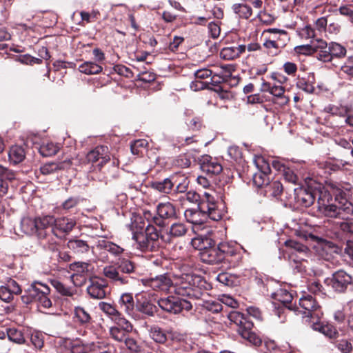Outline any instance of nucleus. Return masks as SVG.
<instances>
[{
  "label": "nucleus",
  "mask_w": 353,
  "mask_h": 353,
  "mask_svg": "<svg viewBox=\"0 0 353 353\" xmlns=\"http://www.w3.org/2000/svg\"><path fill=\"white\" fill-rule=\"evenodd\" d=\"M275 299L281 302L283 305L288 310H292V307L291 305L293 299L292 295L286 290L280 289L275 293Z\"/></svg>",
  "instance_id": "37"
},
{
  "label": "nucleus",
  "mask_w": 353,
  "mask_h": 353,
  "mask_svg": "<svg viewBox=\"0 0 353 353\" xmlns=\"http://www.w3.org/2000/svg\"><path fill=\"white\" fill-rule=\"evenodd\" d=\"M352 281V277L343 270L336 271L332 277L325 281L328 286L337 292H343Z\"/></svg>",
  "instance_id": "9"
},
{
  "label": "nucleus",
  "mask_w": 353,
  "mask_h": 353,
  "mask_svg": "<svg viewBox=\"0 0 353 353\" xmlns=\"http://www.w3.org/2000/svg\"><path fill=\"white\" fill-rule=\"evenodd\" d=\"M75 225L76 221L73 219L68 217L56 219L55 226L52 228V232L56 236L68 234L72 230Z\"/></svg>",
  "instance_id": "17"
},
{
  "label": "nucleus",
  "mask_w": 353,
  "mask_h": 353,
  "mask_svg": "<svg viewBox=\"0 0 353 353\" xmlns=\"http://www.w3.org/2000/svg\"><path fill=\"white\" fill-rule=\"evenodd\" d=\"M316 196L315 191L311 192L306 189H301L297 193V201L304 207L312 205Z\"/></svg>",
  "instance_id": "27"
},
{
  "label": "nucleus",
  "mask_w": 353,
  "mask_h": 353,
  "mask_svg": "<svg viewBox=\"0 0 353 353\" xmlns=\"http://www.w3.org/2000/svg\"><path fill=\"white\" fill-rule=\"evenodd\" d=\"M190 164L191 160L187 154L179 155L175 160V165L182 168H188Z\"/></svg>",
  "instance_id": "59"
},
{
  "label": "nucleus",
  "mask_w": 353,
  "mask_h": 353,
  "mask_svg": "<svg viewBox=\"0 0 353 353\" xmlns=\"http://www.w3.org/2000/svg\"><path fill=\"white\" fill-rule=\"evenodd\" d=\"M19 228L22 234L26 235L37 234L38 236H42V234L39 232L37 218L30 216L23 217L21 220Z\"/></svg>",
  "instance_id": "18"
},
{
  "label": "nucleus",
  "mask_w": 353,
  "mask_h": 353,
  "mask_svg": "<svg viewBox=\"0 0 353 353\" xmlns=\"http://www.w3.org/2000/svg\"><path fill=\"white\" fill-rule=\"evenodd\" d=\"M353 216L350 219L345 220L346 221L341 222L340 228L344 232L353 234Z\"/></svg>",
  "instance_id": "64"
},
{
  "label": "nucleus",
  "mask_w": 353,
  "mask_h": 353,
  "mask_svg": "<svg viewBox=\"0 0 353 353\" xmlns=\"http://www.w3.org/2000/svg\"><path fill=\"white\" fill-rule=\"evenodd\" d=\"M330 46V52H331L332 59L334 58H343L346 54V49L342 45L335 43L331 42L329 43Z\"/></svg>",
  "instance_id": "48"
},
{
  "label": "nucleus",
  "mask_w": 353,
  "mask_h": 353,
  "mask_svg": "<svg viewBox=\"0 0 353 353\" xmlns=\"http://www.w3.org/2000/svg\"><path fill=\"white\" fill-rule=\"evenodd\" d=\"M285 245L292 250L290 258L294 261H305V258L308 256L310 250L303 244L296 241L288 240L285 242Z\"/></svg>",
  "instance_id": "15"
},
{
  "label": "nucleus",
  "mask_w": 353,
  "mask_h": 353,
  "mask_svg": "<svg viewBox=\"0 0 353 353\" xmlns=\"http://www.w3.org/2000/svg\"><path fill=\"white\" fill-rule=\"evenodd\" d=\"M116 325L110 328L111 337L117 341L123 342L132 331L131 323L124 318H119Z\"/></svg>",
  "instance_id": "11"
},
{
  "label": "nucleus",
  "mask_w": 353,
  "mask_h": 353,
  "mask_svg": "<svg viewBox=\"0 0 353 353\" xmlns=\"http://www.w3.org/2000/svg\"><path fill=\"white\" fill-rule=\"evenodd\" d=\"M299 35L303 39H312L315 37V30L310 26H305L299 31Z\"/></svg>",
  "instance_id": "62"
},
{
  "label": "nucleus",
  "mask_w": 353,
  "mask_h": 353,
  "mask_svg": "<svg viewBox=\"0 0 353 353\" xmlns=\"http://www.w3.org/2000/svg\"><path fill=\"white\" fill-rule=\"evenodd\" d=\"M335 346L342 353H350L353 349L351 342L345 339L337 340L335 342Z\"/></svg>",
  "instance_id": "56"
},
{
  "label": "nucleus",
  "mask_w": 353,
  "mask_h": 353,
  "mask_svg": "<svg viewBox=\"0 0 353 353\" xmlns=\"http://www.w3.org/2000/svg\"><path fill=\"white\" fill-rule=\"evenodd\" d=\"M99 307L101 310H102L107 315L110 316L112 319L115 321H118L119 318H121V314L115 308V307L105 302H100L99 303Z\"/></svg>",
  "instance_id": "42"
},
{
  "label": "nucleus",
  "mask_w": 353,
  "mask_h": 353,
  "mask_svg": "<svg viewBox=\"0 0 353 353\" xmlns=\"http://www.w3.org/2000/svg\"><path fill=\"white\" fill-rule=\"evenodd\" d=\"M145 286L150 287L156 291L169 292L173 288L174 281L167 274H162L154 278L143 279Z\"/></svg>",
  "instance_id": "10"
},
{
  "label": "nucleus",
  "mask_w": 353,
  "mask_h": 353,
  "mask_svg": "<svg viewBox=\"0 0 353 353\" xmlns=\"http://www.w3.org/2000/svg\"><path fill=\"white\" fill-rule=\"evenodd\" d=\"M105 283L103 280L93 279L87 288V292L92 298L101 299L105 297Z\"/></svg>",
  "instance_id": "21"
},
{
  "label": "nucleus",
  "mask_w": 353,
  "mask_h": 353,
  "mask_svg": "<svg viewBox=\"0 0 353 353\" xmlns=\"http://www.w3.org/2000/svg\"><path fill=\"white\" fill-rule=\"evenodd\" d=\"M150 336L155 342L159 343H165L168 338L165 332L157 326H154L150 328Z\"/></svg>",
  "instance_id": "46"
},
{
  "label": "nucleus",
  "mask_w": 353,
  "mask_h": 353,
  "mask_svg": "<svg viewBox=\"0 0 353 353\" xmlns=\"http://www.w3.org/2000/svg\"><path fill=\"white\" fill-rule=\"evenodd\" d=\"M205 288V281L199 275L185 274L174 278V292L182 296L200 299L202 291Z\"/></svg>",
  "instance_id": "3"
},
{
  "label": "nucleus",
  "mask_w": 353,
  "mask_h": 353,
  "mask_svg": "<svg viewBox=\"0 0 353 353\" xmlns=\"http://www.w3.org/2000/svg\"><path fill=\"white\" fill-rule=\"evenodd\" d=\"M199 165L201 170L208 175H217L223 170V166L219 160L208 154L199 158Z\"/></svg>",
  "instance_id": "12"
},
{
  "label": "nucleus",
  "mask_w": 353,
  "mask_h": 353,
  "mask_svg": "<svg viewBox=\"0 0 353 353\" xmlns=\"http://www.w3.org/2000/svg\"><path fill=\"white\" fill-rule=\"evenodd\" d=\"M7 335L10 341L16 343L23 344L25 343L26 340L22 332L17 329H9L7 332Z\"/></svg>",
  "instance_id": "51"
},
{
  "label": "nucleus",
  "mask_w": 353,
  "mask_h": 353,
  "mask_svg": "<svg viewBox=\"0 0 353 353\" xmlns=\"http://www.w3.org/2000/svg\"><path fill=\"white\" fill-rule=\"evenodd\" d=\"M88 162L97 163L99 169L110 160V154L107 146L100 145L89 152L86 156Z\"/></svg>",
  "instance_id": "14"
},
{
  "label": "nucleus",
  "mask_w": 353,
  "mask_h": 353,
  "mask_svg": "<svg viewBox=\"0 0 353 353\" xmlns=\"http://www.w3.org/2000/svg\"><path fill=\"white\" fill-rule=\"evenodd\" d=\"M192 245L199 251L200 259L205 263L218 264L223 261V254L221 250V244L215 246L214 241L206 236L194 238Z\"/></svg>",
  "instance_id": "4"
},
{
  "label": "nucleus",
  "mask_w": 353,
  "mask_h": 353,
  "mask_svg": "<svg viewBox=\"0 0 353 353\" xmlns=\"http://www.w3.org/2000/svg\"><path fill=\"white\" fill-rule=\"evenodd\" d=\"M147 145L148 141L145 139L136 140L130 145L131 152L134 155L141 154Z\"/></svg>",
  "instance_id": "52"
},
{
  "label": "nucleus",
  "mask_w": 353,
  "mask_h": 353,
  "mask_svg": "<svg viewBox=\"0 0 353 353\" xmlns=\"http://www.w3.org/2000/svg\"><path fill=\"white\" fill-rule=\"evenodd\" d=\"M174 183L171 179L166 178L161 181H153L151 183V188L154 190L163 193L169 194L174 187Z\"/></svg>",
  "instance_id": "31"
},
{
  "label": "nucleus",
  "mask_w": 353,
  "mask_h": 353,
  "mask_svg": "<svg viewBox=\"0 0 353 353\" xmlns=\"http://www.w3.org/2000/svg\"><path fill=\"white\" fill-rule=\"evenodd\" d=\"M223 215V211L219 208L214 196L208 192L203 194L197 209H187L184 212L187 221L194 225H201L208 218L213 221H219Z\"/></svg>",
  "instance_id": "2"
},
{
  "label": "nucleus",
  "mask_w": 353,
  "mask_h": 353,
  "mask_svg": "<svg viewBox=\"0 0 353 353\" xmlns=\"http://www.w3.org/2000/svg\"><path fill=\"white\" fill-rule=\"evenodd\" d=\"M97 248L105 250L114 255H119L124 251L123 248L105 239H99L97 243Z\"/></svg>",
  "instance_id": "30"
},
{
  "label": "nucleus",
  "mask_w": 353,
  "mask_h": 353,
  "mask_svg": "<svg viewBox=\"0 0 353 353\" xmlns=\"http://www.w3.org/2000/svg\"><path fill=\"white\" fill-rule=\"evenodd\" d=\"M121 308L128 314H131L134 310V301L132 294L130 293L123 294L119 300Z\"/></svg>",
  "instance_id": "34"
},
{
  "label": "nucleus",
  "mask_w": 353,
  "mask_h": 353,
  "mask_svg": "<svg viewBox=\"0 0 353 353\" xmlns=\"http://www.w3.org/2000/svg\"><path fill=\"white\" fill-rule=\"evenodd\" d=\"M88 263L85 262H75L70 265V269L77 274H83L88 272Z\"/></svg>",
  "instance_id": "58"
},
{
  "label": "nucleus",
  "mask_w": 353,
  "mask_h": 353,
  "mask_svg": "<svg viewBox=\"0 0 353 353\" xmlns=\"http://www.w3.org/2000/svg\"><path fill=\"white\" fill-rule=\"evenodd\" d=\"M285 88L281 85H273L270 91V94L276 98L277 101L274 103L280 105H286L290 99L284 95Z\"/></svg>",
  "instance_id": "36"
},
{
  "label": "nucleus",
  "mask_w": 353,
  "mask_h": 353,
  "mask_svg": "<svg viewBox=\"0 0 353 353\" xmlns=\"http://www.w3.org/2000/svg\"><path fill=\"white\" fill-rule=\"evenodd\" d=\"M129 229L132 233V236L137 234L143 232L145 228V223L141 217H136L131 223L129 225Z\"/></svg>",
  "instance_id": "50"
},
{
  "label": "nucleus",
  "mask_w": 353,
  "mask_h": 353,
  "mask_svg": "<svg viewBox=\"0 0 353 353\" xmlns=\"http://www.w3.org/2000/svg\"><path fill=\"white\" fill-rule=\"evenodd\" d=\"M235 14L243 19H249L252 14V9L250 6L245 3H236L232 6Z\"/></svg>",
  "instance_id": "40"
},
{
  "label": "nucleus",
  "mask_w": 353,
  "mask_h": 353,
  "mask_svg": "<svg viewBox=\"0 0 353 353\" xmlns=\"http://www.w3.org/2000/svg\"><path fill=\"white\" fill-rule=\"evenodd\" d=\"M220 244L221 252L223 254V261L229 260V257H234V262L239 261L241 256L236 249L230 246L228 243H222Z\"/></svg>",
  "instance_id": "39"
},
{
  "label": "nucleus",
  "mask_w": 353,
  "mask_h": 353,
  "mask_svg": "<svg viewBox=\"0 0 353 353\" xmlns=\"http://www.w3.org/2000/svg\"><path fill=\"white\" fill-rule=\"evenodd\" d=\"M158 216L153 217L154 223L159 226H164L165 220L177 218L176 206L170 201L160 202L156 207Z\"/></svg>",
  "instance_id": "8"
},
{
  "label": "nucleus",
  "mask_w": 353,
  "mask_h": 353,
  "mask_svg": "<svg viewBox=\"0 0 353 353\" xmlns=\"http://www.w3.org/2000/svg\"><path fill=\"white\" fill-rule=\"evenodd\" d=\"M339 10L341 14L348 17L349 20L353 23V3L342 6Z\"/></svg>",
  "instance_id": "61"
},
{
  "label": "nucleus",
  "mask_w": 353,
  "mask_h": 353,
  "mask_svg": "<svg viewBox=\"0 0 353 353\" xmlns=\"http://www.w3.org/2000/svg\"><path fill=\"white\" fill-rule=\"evenodd\" d=\"M117 266L119 270L120 273L130 274L134 272V263L127 259H121L117 263Z\"/></svg>",
  "instance_id": "45"
},
{
  "label": "nucleus",
  "mask_w": 353,
  "mask_h": 353,
  "mask_svg": "<svg viewBox=\"0 0 353 353\" xmlns=\"http://www.w3.org/2000/svg\"><path fill=\"white\" fill-rule=\"evenodd\" d=\"M102 69L100 65L92 61L84 62L79 66V70L88 75L99 74Z\"/></svg>",
  "instance_id": "35"
},
{
  "label": "nucleus",
  "mask_w": 353,
  "mask_h": 353,
  "mask_svg": "<svg viewBox=\"0 0 353 353\" xmlns=\"http://www.w3.org/2000/svg\"><path fill=\"white\" fill-rule=\"evenodd\" d=\"M310 323L314 330L318 331L330 339L335 338L338 335L337 330L331 324H323L316 319L311 321Z\"/></svg>",
  "instance_id": "24"
},
{
  "label": "nucleus",
  "mask_w": 353,
  "mask_h": 353,
  "mask_svg": "<svg viewBox=\"0 0 353 353\" xmlns=\"http://www.w3.org/2000/svg\"><path fill=\"white\" fill-rule=\"evenodd\" d=\"M89 347L79 340L61 339L58 351L59 353H88Z\"/></svg>",
  "instance_id": "13"
},
{
  "label": "nucleus",
  "mask_w": 353,
  "mask_h": 353,
  "mask_svg": "<svg viewBox=\"0 0 353 353\" xmlns=\"http://www.w3.org/2000/svg\"><path fill=\"white\" fill-rule=\"evenodd\" d=\"M333 184H330L327 188H322L319 190H315V193H316V196L318 195V209L321 208L323 206L331 203L332 201V195L331 186Z\"/></svg>",
  "instance_id": "28"
},
{
  "label": "nucleus",
  "mask_w": 353,
  "mask_h": 353,
  "mask_svg": "<svg viewBox=\"0 0 353 353\" xmlns=\"http://www.w3.org/2000/svg\"><path fill=\"white\" fill-rule=\"evenodd\" d=\"M10 161L13 164H18L22 162L26 157L24 148L20 145H13L8 152Z\"/></svg>",
  "instance_id": "29"
},
{
  "label": "nucleus",
  "mask_w": 353,
  "mask_h": 353,
  "mask_svg": "<svg viewBox=\"0 0 353 353\" xmlns=\"http://www.w3.org/2000/svg\"><path fill=\"white\" fill-rule=\"evenodd\" d=\"M72 165V158L67 157L60 161L46 163L40 168L41 173L48 175L60 170L69 169Z\"/></svg>",
  "instance_id": "16"
},
{
  "label": "nucleus",
  "mask_w": 353,
  "mask_h": 353,
  "mask_svg": "<svg viewBox=\"0 0 353 353\" xmlns=\"http://www.w3.org/2000/svg\"><path fill=\"white\" fill-rule=\"evenodd\" d=\"M230 322L239 327L238 330L252 329L253 323L239 311L232 310L228 314Z\"/></svg>",
  "instance_id": "23"
},
{
  "label": "nucleus",
  "mask_w": 353,
  "mask_h": 353,
  "mask_svg": "<svg viewBox=\"0 0 353 353\" xmlns=\"http://www.w3.org/2000/svg\"><path fill=\"white\" fill-rule=\"evenodd\" d=\"M99 14V12L97 10H92L91 12L81 11L79 12L81 21L78 22V24L83 26L85 25V23L93 22L95 19H97V16Z\"/></svg>",
  "instance_id": "49"
},
{
  "label": "nucleus",
  "mask_w": 353,
  "mask_h": 353,
  "mask_svg": "<svg viewBox=\"0 0 353 353\" xmlns=\"http://www.w3.org/2000/svg\"><path fill=\"white\" fill-rule=\"evenodd\" d=\"M299 305L303 311L298 312H302L305 317L309 318L310 322L315 319L319 320L323 316L321 307L312 296L308 295L301 298Z\"/></svg>",
  "instance_id": "7"
},
{
  "label": "nucleus",
  "mask_w": 353,
  "mask_h": 353,
  "mask_svg": "<svg viewBox=\"0 0 353 353\" xmlns=\"http://www.w3.org/2000/svg\"><path fill=\"white\" fill-rule=\"evenodd\" d=\"M263 161V159H261ZM259 172H256L252 177L253 184L257 188L267 187L269 183L268 174L270 172V168L268 164L265 161Z\"/></svg>",
  "instance_id": "22"
},
{
  "label": "nucleus",
  "mask_w": 353,
  "mask_h": 353,
  "mask_svg": "<svg viewBox=\"0 0 353 353\" xmlns=\"http://www.w3.org/2000/svg\"><path fill=\"white\" fill-rule=\"evenodd\" d=\"M283 191L282 184L278 181H274L271 183H268L266 187V192H270L272 196H277L281 194Z\"/></svg>",
  "instance_id": "53"
},
{
  "label": "nucleus",
  "mask_w": 353,
  "mask_h": 353,
  "mask_svg": "<svg viewBox=\"0 0 353 353\" xmlns=\"http://www.w3.org/2000/svg\"><path fill=\"white\" fill-rule=\"evenodd\" d=\"M238 333L252 344L258 346L261 344V339L252 332V329L237 330Z\"/></svg>",
  "instance_id": "44"
},
{
  "label": "nucleus",
  "mask_w": 353,
  "mask_h": 353,
  "mask_svg": "<svg viewBox=\"0 0 353 353\" xmlns=\"http://www.w3.org/2000/svg\"><path fill=\"white\" fill-rule=\"evenodd\" d=\"M158 305L163 310L175 314L183 310L188 311L192 309L190 302L172 296L160 299Z\"/></svg>",
  "instance_id": "6"
},
{
  "label": "nucleus",
  "mask_w": 353,
  "mask_h": 353,
  "mask_svg": "<svg viewBox=\"0 0 353 353\" xmlns=\"http://www.w3.org/2000/svg\"><path fill=\"white\" fill-rule=\"evenodd\" d=\"M55 289L61 294L65 296H72V292L69 288L65 287L62 283L59 281H54L52 283Z\"/></svg>",
  "instance_id": "63"
},
{
  "label": "nucleus",
  "mask_w": 353,
  "mask_h": 353,
  "mask_svg": "<svg viewBox=\"0 0 353 353\" xmlns=\"http://www.w3.org/2000/svg\"><path fill=\"white\" fill-rule=\"evenodd\" d=\"M268 33L271 34L270 37L272 41H275L276 43H278V46L281 50L287 46L290 39L289 34L283 30L269 28L264 31V34Z\"/></svg>",
  "instance_id": "20"
},
{
  "label": "nucleus",
  "mask_w": 353,
  "mask_h": 353,
  "mask_svg": "<svg viewBox=\"0 0 353 353\" xmlns=\"http://www.w3.org/2000/svg\"><path fill=\"white\" fill-rule=\"evenodd\" d=\"M132 239L137 242L139 249L141 250H146L153 246L152 240H149L146 234L143 232L132 236Z\"/></svg>",
  "instance_id": "41"
},
{
  "label": "nucleus",
  "mask_w": 353,
  "mask_h": 353,
  "mask_svg": "<svg viewBox=\"0 0 353 353\" xmlns=\"http://www.w3.org/2000/svg\"><path fill=\"white\" fill-rule=\"evenodd\" d=\"M68 247L76 253H85L89 251V245L81 239H72L68 242Z\"/></svg>",
  "instance_id": "38"
},
{
  "label": "nucleus",
  "mask_w": 353,
  "mask_h": 353,
  "mask_svg": "<svg viewBox=\"0 0 353 353\" xmlns=\"http://www.w3.org/2000/svg\"><path fill=\"white\" fill-rule=\"evenodd\" d=\"M137 307L138 310L148 316H153L156 312V306L145 299H143L141 294H137Z\"/></svg>",
  "instance_id": "26"
},
{
  "label": "nucleus",
  "mask_w": 353,
  "mask_h": 353,
  "mask_svg": "<svg viewBox=\"0 0 353 353\" xmlns=\"http://www.w3.org/2000/svg\"><path fill=\"white\" fill-rule=\"evenodd\" d=\"M50 292L48 285L34 281L25 290L21 301L27 305L37 301L44 308H49L52 306V302L48 296Z\"/></svg>",
  "instance_id": "5"
},
{
  "label": "nucleus",
  "mask_w": 353,
  "mask_h": 353,
  "mask_svg": "<svg viewBox=\"0 0 353 353\" xmlns=\"http://www.w3.org/2000/svg\"><path fill=\"white\" fill-rule=\"evenodd\" d=\"M30 341L37 349H41L43 346L44 336L41 332L34 331L31 334Z\"/></svg>",
  "instance_id": "55"
},
{
  "label": "nucleus",
  "mask_w": 353,
  "mask_h": 353,
  "mask_svg": "<svg viewBox=\"0 0 353 353\" xmlns=\"http://www.w3.org/2000/svg\"><path fill=\"white\" fill-rule=\"evenodd\" d=\"M188 231V228L184 223L176 222L168 228V234L170 238H179L185 236Z\"/></svg>",
  "instance_id": "33"
},
{
  "label": "nucleus",
  "mask_w": 353,
  "mask_h": 353,
  "mask_svg": "<svg viewBox=\"0 0 353 353\" xmlns=\"http://www.w3.org/2000/svg\"><path fill=\"white\" fill-rule=\"evenodd\" d=\"M0 299L6 303H10L13 299V293L7 287H0Z\"/></svg>",
  "instance_id": "60"
},
{
  "label": "nucleus",
  "mask_w": 353,
  "mask_h": 353,
  "mask_svg": "<svg viewBox=\"0 0 353 353\" xmlns=\"http://www.w3.org/2000/svg\"><path fill=\"white\" fill-rule=\"evenodd\" d=\"M103 272L106 278L117 284L124 285L129 283V277L121 275L117 265L106 266L103 268Z\"/></svg>",
  "instance_id": "19"
},
{
  "label": "nucleus",
  "mask_w": 353,
  "mask_h": 353,
  "mask_svg": "<svg viewBox=\"0 0 353 353\" xmlns=\"http://www.w3.org/2000/svg\"><path fill=\"white\" fill-rule=\"evenodd\" d=\"M143 232L149 240H152V242L157 241L159 238V234L157 228L152 225L148 224L144 229Z\"/></svg>",
  "instance_id": "57"
},
{
  "label": "nucleus",
  "mask_w": 353,
  "mask_h": 353,
  "mask_svg": "<svg viewBox=\"0 0 353 353\" xmlns=\"http://www.w3.org/2000/svg\"><path fill=\"white\" fill-rule=\"evenodd\" d=\"M37 222L39 232L42 234L41 232L43 230L50 226H52V228L55 226L56 218L54 216L47 215L37 218Z\"/></svg>",
  "instance_id": "43"
},
{
  "label": "nucleus",
  "mask_w": 353,
  "mask_h": 353,
  "mask_svg": "<svg viewBox=\"0 0 353 353\" xmlns=\"http://www.w3.org/2000/svg\"><path fill=\"white\" fill-rule=\"evenodd\" d=\"M58 150L59 147L52 142L44 143L39 148V152L43 157L54 155Z\"/></svg>",
  "instance_id": "47"
},
{
  "label": "nucleus",
  "mask_w": 353,
  "mask_h": 353,
  "mask_svg": "<svg viewBox=\"0 0 353 353\" xmlns=\"http://www.w3.org/2000/svg\"><path fill=\"white\" fill-rule=\"evenodd\" d=\"M332 192L339 206L332 202L321 207L319 211L325 216L339 218L343 220L350 219L353 214V187L350 185H332Z\"/></svg>",
  "instance_id": "1"
},
{
  "label": "nucleus",
  "mask_w": 353,
  "mask_h": 353,
  "mask_svg": "<svg viewBox=\"0 0 353 353\" xmlns=\"http://www.w3.org/2000/svg\"><path fill=\"white\" fill-rule=\"evenodd\" d=\"M246 46L245 45H239L237 46H231L223 48L220 56L225 60H232L240 56L241 54L245 51Z\"/></svg>",
  "instance_id": "25"
},
{
  "label": "nucleus",
  "mask_w": 353,
  "mask_h": 353,
  "mask_svg": "<svg viewBox=\"0 0 353 353\" xmlns=\"http://www.w3.org/2000/svg\"><path fill=\"white\" fill-rule=\"evenodd\" d=\"M74 318L81 325L90 323L92 318L88 309L84 306L79 305L74 309Z\"/></svg>",
  "instance_id": "32"
},
{
  "label": "nucleus",
  "mask_w": 353,
  "mask_h": 353,
  "mask_svg": "<svg viewBox=\"0 0 353 353\" xmlns=\"http://www.w3.org/2000/svg\"><path fill=\"white\" fill-rule=\"evenodd\" d=\"M296 86L298 88L307 93H312L314 91L313 83L309 79L307 80L304 78L299 79L296 83Z\"/></svg>",
  "instance_id": "54"
}]
</instances>
